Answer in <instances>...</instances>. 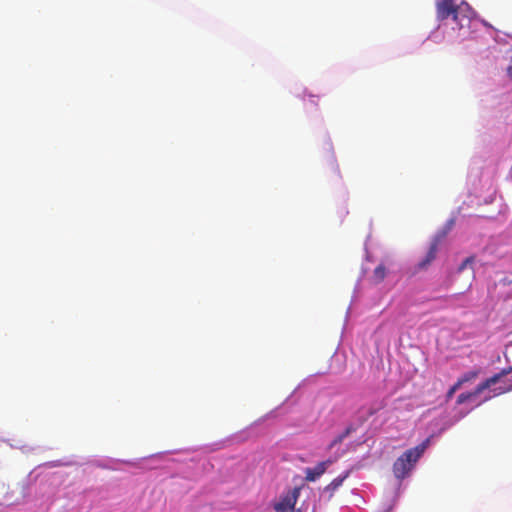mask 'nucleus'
Returning a JSON list of instances; mask_svg holds the SVG:
<instances>
[{"label": "nucleus", "mask_w": 512, "mask_h": 512, "mask_svg": "<svg viewBox=\"0 0 512 512\" xmlns=\"http://www.w3.org/2000/svg\"><path fill=\"white\" fill-rule=\"evenodd\" d=\"M429 443L430 440L426 439L416 447L406 450L396 459L393 463V473L397 479H404L409 475L415 464L428 448Z\"/></svg>", "instance_id": "1"}, {"label": "nucleus", "mask_w": 512, "mask_h": 512, "mask_svg": "<svg viewBox=\"0 0 512 512\" xmlns=\"http://www.w3.org/2000/svg\"><path fill=\"white\" fill-rule=\"evenodd\" d=\"M510 373V370H502L500 373L495 374L494 376L486 379L484 382L480 383L474 391L467 392V393H461L457 398V403L462 404L467 401L474 400L479 394H481L484 390L487 388L497 384L498 382L502 381L503 378L507 377V375Z\"/></svg>", "instance_id": "2"}, {"label": "nucleus", "mask_w": 512, "mask_h": 512, "mask_svg": "<svg viewBox=\"0 0 512 512\" xmlns=\"http://www.w3.org/2000/svg\"><path fill=\"white\" fill-rule=\"evenodd\" d=\"M474 16L475 12L471 6L462 1L460 4H457L452 19L458 25L459 29H462L469 27Z\"/></svg>", "instance_id": "3"}, {"label": "nucleus", "mask_w": 512, "mask_h": 512, "mask_svg": "<svg viewBox=\"0 0 512 512\" xmlns=\"http://www.w3.org/2000/svg\"><path fill=\"white\" fill-rule=\"evenodd\" d=\"M299 488L290 490L274 505L276 512H293L299 497Z\"/></svg>", "instance_id": "4"}, {"label": "nucleus", "mask_w": 512, "mask_h": 512, "mask_svg": "<svg viewBox=\"0 0 512 512\" xmlns=\"http://www.w3.org/2000/svg\"><path fill=\"white\" fill-rule=\"evenodd\" d=\"M441 239L440 237H435L429 244L428 250L422 260H420L416 265V271L426 270L432 262L436 259L437 253L439 250Z\"/></svg>", "instance_id": "5"}, {"label": "nucleus", "mask_w": 512, "mask_h": 512, "mask_svg": "<svg viewBox=\"0 0 512 512\" xmlns=\"http://www.w3.org/2000/svg\"><path fill=\"white\" fill-rule=\"evenodd\" d=\"M457 4L455 0H440L436 3V17L439 21L453 17Z\"/></svg>", "instance_id": "6"}, {"label": "nucleus", "mask_w": 512, "mask_h": 512, "mask_svg": "<svg viewBox=\"0 0 512 512\" xmlns=\"http://www.w3.org/2000/svg\"><path fill=\"white\" fill-rule=\"evenodd\" d=\"M329 463L330 461H322L319 462L314 468H306L305 479L309 482L317 480L321 475L325 473Z\"/></svg>", "instance_id": "7"}, {"label": "nucleus", "mask_w": 512, "mask_h": 512, "mask_svg": "<svg viewBox=\"0 0 512 512\" xmlns=\"http://www.w3.org/2000/svg\"><path fill=\"white\" fill-rule=\"evenodd\" d=\"M385 277H386V267L383 264H379L373 270L371 279H372L373 283L379 284L385 279Z\"/></svg>", "instance_id": "8"}, {"label": "nucleus", "mask_w": 512, "mask_h": 512, "mask_svg": "<svg viewBox=\"0 0 512 512\" xmlns=\"http://www.w3.org/2000/svg\"><path fill=\"white\" fill-rule=\"evenodd\" d=\"M478 376L477 371H469L465 373L461 378H459L457 381H461V385H463L466 382L472 381Z\"/></svg>", "instance_id": "9"}, {"label": "nucleus", "mask_w": 512, "mask_h": 512, "mask_svg": "<svg viewBox=\"0 0 512 512\" xmlns=\"http://www.w3.org/2000/svg\"><path fill=\"white\" fill-rule=\"evenodd\" d=\"M349 431L347 430L346 432H344L343 434L337 436L332 442L331 444L329 445V448H332L334 447L335 445L337 444H340L344 438L348 435Z\"/></svg>", "instance_id": "10"}, {"label": "nucleus", "mask_w": 512, "mask_h": 512, "mask_svg": "<svg viewBox=\"0 0 512 512\" xmlns=\"http://www.w3.org/2000/svg\"><path fill=\"white\" fill-rule=\"evenodd\" d=\"M461 381H457L448 391L447 396L451 397L460 387H461Z\"/></svg>", "instance_id": "11"}, {"label": "nucleus", "mask_w": 512, "mask_h": 512, "mask_svg": "<svg viewBox=\"0 0 512 512\" xmlns=\"http://www.w3.org/2000/svg\"><path fill=\"white\" fill-rule=\"evenodd\" d=\"M473 257H468L466 258L462 263L461 265L459 266L458 268V271H462L465 269V267H467L468 264H471L473 262Z\"/></svg>", "instance_id": "12"}, {"label": "nucleus", "mask_w": 512, "mask_h": 512, "mask_svg": "<svg viewBox=\"0 0 512 512\" xmlns=\"http://www.w3.org/2000/svg\"><path fill=\"white\" fill-rule=\"evenodd\" d=\"M343 479H344V478H340V477L335 478V479L330 483V486H332L333 488H337V487H339V486L342 484Z\"/></svg>", "instance_id": "13"}, {"label": "nucleus", "mask_w": 512, "mask_h": 512, "mask_svg": "<svg viewBox=\"0 0 512 512\" xmlns=\"http://www.w3.org/2000/svg\"><path fill=\"white\" fill-rule=\"evenodd\" d=\"M502 392L509 391L512 389V383L509 382L508 384H505L504 386H501L499 388Z\"/></svg>", "instance_id": "14"}, {"label": "nucleus", "mask_w": 512, "mask_h": 512, "mask_svg": "<svg viewBox=\"0 0 512 512\" xmlns=\"http://www.w3.org/2000/svg\"><path fill=\"white\" fill-rule=\"evenodd\" d=\"M375 412H376V410H375V409H373V408H369V410H368L367 414H368V416H372Z\"/></svg>", "instance_id": "15"}, {"label": "nucleus", "mask_w": 512, "mask_h": 512, "mask_svg": "<svg viewBox=\"0 0 512 512\" xmlns=\"http://www.w3.org/2000/svg\"><path fill=\"white\" fill-rule=\"evenodd\" d=\"M507 73L512 77V64L507 68Z\"/></svg>", "instance_id": "16"}, {"label": "nucleus", "mask_w": 512, "mask_h": 512, "mask_svg": "<svg viewBox=\"0 0 512 512\" xmlns=\"http://www.w3.org/2000/svg\"><path fill=\"white\" fill-rule=\"evenodd\" d=\"M310 98H313V95H309ZM310 102L314 103L313 99H310Z\"/></svg>", "instance_id": "17"}]
</instances>
